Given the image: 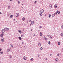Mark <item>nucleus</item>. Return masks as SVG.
Segmentation results:
<instances>
[{"mask_svg":"<svg viewBox=\"0 0 63 63\" xmlns=\"http://www.w3.org/2000/svg\"><path fill=\"white\" fill-rule=\"evenodd\" d=\"M19 13H17L16 15V17H18V16H19Z\"/></svg>","mask_w":63,"mask_h":63,"instance_id":"2","label":"nucleus"},{"mask_svg":"<svg viewBox=\"0 0 63 63\" xmlns=\"http://www.w3.org/2000/svg\"><path fill=\"white\" fill-rule=\"evenodd\" d=\"M62 50H63V48Z\"/></svg>","mask_w":63,"mask_h":63,"instance_id":"60","label":"nucleus"},{"mask_svg":"<svg viewBox=\"0 0 63 63\" xmlns=\"http://www.w3.org/2000/svg\"><path fill=\"white\" fill-rule=\"evenodd\" d=\"M55 60L56 62H57L58 61V58H56L55 59Z\"/></svg>","mask_w":63,"mask_h":63,"instance_id":"13","label":"nucleus"},{"mask_svg":"<svg viewBox=\"0 0 63 63\" xmlns=\"http://www.w3.org/2000/svg\"><path fill=\"white\" fill-rule=\"evenodd\" d=\"M52 55L51 54H50V55Z\"/></svg>","mask_w":63,"mask_h":63,"instance_id":"55","label":"nucleus"},{"mask_svg":"<svg viewBox=\"0 0 63 63\" xmlns=\"http://www.w3.org/2000/svg\"><path fill=\"white\" fill-rule=\"evenodd\" d=\"M44 9H42L41 10V11H40V13H44Z\"/></svg>","mask_w":63,"mask_h":63,"instance_id":"6","label":"nucleus"},{"mask_svg":"<svg viewBox=\"0 0 63 63\" xmlns=\"http://www.w3.org/2000/svg\"><path fill=\"white\" fill-rule=\"evenodd\" d=\"M54 16H55V15L54 14H53L52 15V17H54Z\"/></svg>","mask_w":63,"mask_h":63,"instance_id":"19","label":"nucleus"},{"mask_svg":"<svg viewBox=\"0 0 63 63\" xmlns=\"http://www.w3.org/2000/svg\"><path fill=\"white\" fill-rule=\"evenodd\" d=\"M57 12H56V13H54V14H55V15H57Z\"/></svg>","mask_w":63,"mask_h":63,"instance_id":"27","label":"nucleus"},{"mask_svg":"<svg viewBox=\"0 0 63 63\" xmlns=\"http://www.w3.org/2000/svg\"><path fill=\"white\" fill-rule=\"evenodd\" d=\"M7 51L8 52L9 51H10V49H8L7 50Z\"/></svg>","mask_w":63,"mask_h":63,"instance_id":"23","label":"nucleus"},{"mask_svg":"<svg viewBox=\"0 0 63 63\" xmlns=\"http://www.w3.org/2000/svg\"><path fill=\"white\" fill-rule=\"evenodd\" d=\"M61 27H63V25H61Z\"/></svg>","mask_w":63,"mask_h":63,"instance_id":"37","label":"nucleus"},{"mask_svg":"<svg viewBox=\"0 0 63 63\" xmlns=\"http://www.w3.org/2000/svg\"><path fill=\"white\" fill-rule=\"evenodd\" d=\"M40 50H42L43 49V47H40Z\"/></svg>","mask_w":63,"mask_h":63,"instance_id":"29","label":"nucleus"},{"mask_svg":"<svg viewBox=\"0 0 63 63\" xmlns=\"http://www.w3.org/2000/svg\"><path fill=\"white\" fill-rule=\"evenodd\" d=\"M18 4H19L20 3V2L19 1V0H18Z\"/></svg>","mask_w":63,"mask_h":63,"instance_id":"28","label":"nucleus"},{"mask_svg":"<svg viewBox=\"0 0 63 63\" xmlns=\"http://www.w3.org/2000/svg\"><path fill=\"white\" fill-rule=\"evenodd\" d=\"M32 31V29L31 30V31Z\"/></svg>","mask_w":63,"mask_h":63,"instance_id":"57","label":"nucleus"},{"mask_svg":"<svg viewBox=\"0 0 63 63\" xmlns=\"http://www.w3.org/2000/svg\"><path fill=\"white\" fill-rule=\"evenodd\" d=\"M5 29H3L1 31V32H2V33H4L5 32Z\"/></svg>","mask_w":63,"mask_h":63,"instance_id":"5","label":"nucleus"},{"mask_svg":"<svg viewBox=\"0 0 63 63\" xmlns=\"http://www.w3.org/2000/svg\"><path fill=\"white\" fill-rule=\"evenodd\" d=\"M38 45L39 47H40V46L41 45V43H38Z\"/></svg>","mask_w":63,"mask_h":63,"instance_id":"14","label":"nucleus"},{"mask_svg":"<svg viewBox=\"0 0 63 63\" xmlns=\"http://www.w3.org/2000/svg\"><path fill=\"white\" fill-rule=\"evenodd\" d=\"M50 16H51V15H50V14H49L48 16L49 18H50Z\"/></svg>","mask_w":63,"mask_h":63,"instance_id":"21","label":"nucleus"},{"mask_svg":"<svg viewBox=\"0 0 63 63\" xmlns=\"http://www.w3.org/2000/svg\"><path fill=\"white\" fill-rule=\"evenodd\" d=\"M14 21H16V20H15V19H14Z\"/></svg>","mask_w":63,"mask_h":63,"instance_id":"48","label":"nucleus"},{"mask_svg":"<svg viewBox=\"0 0 63 63\" xmlns=\"http://www.w3.org/2000/svg\"><path fill=\"white\" fill-rule=\"evenodd\" d=\"M19 25H20V24H19Z\"/></svg>","mask_w":63,"mask_h":63,"instance_id":"62","label":"nucleus"},{"mask_svg":"<svg viewBox=\"0 0 63 63\" xmlns=\"http://www.w3.org/2000/svg\"><path fill=\"white\" fill-rule=\"evenodd\" d=\"M46 60H47V58H46V59H45Z\"/></svg>","mask_w":63,"mask_h":63,"instance_id":"45","label":"nucleus"},{"mask_svg":"<svg viewBox=\"0 0 63 63\" xmlns=\"http://www.w3.org/2000/svg\"><path fill=\"white\" fill-rule=\"evenodd\" d=\"M57 4H56L54 6V7L55 8H57Z\"/></svg>","mask_w":63,"mask_h":63,"instance_id":"4","label":"nucleus"},{"mask_svg":"<svg viewBox=\"0 0 63 63\" xmlns=\"http://www.w3.org/2000/svg\"><path fill=\"white\" fill-rule=\"evenodd\" d=\"M57 29H58V28Z\"/></svg>","mask_w":63,"mask_h":63,"instance_id":"64","label":"nucleus"},{"mask_svg":"<svg viewBox=\"0 0 63 63\" xmlns=\"http://www.w3.org/2000/svg\"><path fill=\"white\" fill-rule=\"evenodd\" d=\"M62 29H63V27H62Z\"/></svg>","mask_w":63,"mask_h":63,"instance_id":"46","label":"nucleus"},{"mask_svg":"<svg viewBox=\"0 0 63 63\" xmlns=\"http://www.w3.org/2000/svg\"><path fill=\"white\" fill-rule=\"evenodd\" d=\"M4 30L5 31H8V30H9V29L7 28H4Z\"/></svg>","mask_w":63,"mask_h":63,"instance_id":"1","label":"nucleus"},{"mask_svg":"<svg viewBox=\"0 0 63 63\" xmlns=\"http://www.w3.org/2000/svg\"><path fill=\"white\" fill-rule=\"evenodd\" d=\"M1 42H3L4 41V39H1Z\"/></svg>","mask_w":63,"mask_h":63,"instance_id":"18","label":"nucleus"},{"mask_svg":"<svg viewBox=\"0 0 63 63\" xmlns=\"http://www.w3.org/2000/svg\"><path fill=\"white\" fill-rule=\"evenodd\" d=\"M34 23V22L33 21H32L31 22V24L32 25H33Z\"/></svg>","mask_w":63,"mask_h":63,"instance_id":"7","label":"nucleus"},{"mask_svg":"<svg viewBox=\"0 0 63 63\" xmlns=\"http://www.w3.org/2000/svg\"><path fill=\"white\" fill-rule=\"evenodd\" d=\"M10 1H12V0H10Z\"/></svg>","mask_w":63,"mask_h":63,"instance_id":"51","label":"nucleus"},{"mask_svg":"<svg viewBox=\"0 0 63 63\" xmlns=\"http://www.w3.org/2000/svg\"><path fill=\"white\" fill-rule=\"evenodd\" d=\"M38 55H39V54H38Z\"/></svg>","mask_w":63,"mask_h":63,"instance_id":"63","label":"nucleus"},{"mask_svg":"<svg viewBox=\"0 0 63 63\" xmlns=\"http://www.w3.org/2000/svg\"><path fill=\"white\" fill-rule=\"evenodd\" d=\"M30 26H31V24H30Z\"/></svg>","mask_w":63,"mask_h":63,"instance_id":"52","label":"nucleus"},{"mask_svg":"<svg viewBox=\"0 0 63 63\" xmlns=\"http://www.w3.org/2000/svg\"><path fill=\"white\" fill-rule=\"evenodd\" d=\"M3 35L4 33H2V34H1L0 35V37H2L3 36Z\"/></svg>","mask_w":63,"mask_h":63,"instance_id":"3","label":"nucleus"},{"mask_svg":"<svg viewBox=\"0 0 63 63\" xmlns=\"http://www.w3.org/2000/svg\"><path fill=\"white\" fill-rule=\"evenodd\" d=\"M13 15H11L10 16V17L11 18H12V17H13Z\"/></svg>","mask_w":63,"mask_h":63,"instance_id":"24","label":"nucleus"},{"mask_svg":"<svg viewBox=\"0 0 63 63\" xmlns=\"http://www.w3.org/2000/svg\"><path fill=\"white\" fill-rule=\"evenodd\" d=\"M23 31H24V29H23Z\"/></svg>","mask_w":63,"mask_h":63,"instance_id":"53","label":"nucleus"},{"mask_svg":"<svg viewBox=\"0 0 63 63\" xmlns=\"http://www.w3.org/2000/svg\"><path fill=\"white\" fill-rule=\"evenodd\" d=\"M8 9H10V6H8Z\"/></svg>","mask_w":63,"mask_h":63,"instance_id":"34","label":"nucleus"},{"mask_svg":"<svg viewBox=\"0 0 63 63\" xmlns=\"http://www.w3.org/2000/svg\"><path fill=\"white\" fill-rule=\"evenodd\" d=\"M2 50V49L0 48V51H1Z\"/></svg>","mask_w":63,"mask_h":63,"instance_id":"43","label":"nucleus"},{"mask_svg":"<svg viewBox=\"0 0 63 63\" xmlns=\"http://www.w3.org/2000/svg\"><path fill=\"white\" fill-rule=\"evenodd\" d=\"M50 38H51V39H52V37H51L50 36Z\"/></svg>","mask_w":63,"mask_h":63,"instance_id":"41","label":"nucleus"},{"mask_svg":"<svg viewBox=\"0 0 63 63\" xmlns=\"http://www.w3.org/2000/svg\"><path fill=\"white\" fill-rule=\"evenodd\" d=\"M18 31L20 34H21V31L20 30H18Z\"/></svg>","mask_w":63,"mask_h":63,"instance_id":"8","label":"nucleus"},{"mask_svg":"<svg viewBox=\"0 0 63 63\" xmlns=\"http://www.w3.org/2000/svg\"><path fill=\"white\" fill-rule=\"evenodd\" d=\"M57 13H58V14H60V11L58 10L57 11Z\"/></svg>","mask_w":63,"mask_h":63,"instance_id":"17","label":"nucleus"},{"mask_svg":"<svg viewBox=\"0 0 63 63\" xmlns=\"http://www.w3.org/2000/svg\"><path fill=\"white\" fill-rule=\"evenodd\" d=\"M11 47H13V46L12 45H11Z\"/></svg>","mask_w":63,"mask_h":63,"instance_id":"32","label":"nucleus"},{"mask_svg":"<svg viewBox=\"0 0 63 63\" xmlns=\"http://www.w3.org/2000/svg\"><path fill=\"white\" fill-rule=\"evenodd\" d=\"M23 58L24 60H26V57L24 56L23 57Z\"/></svg>","mask_w":63,"mask_h":63,"instance_id":"12","label":"nucleus"},{"mask_svg":"<svg viewBox=\"0 0 63 63\" xmlns=\"http://www.w3.org/2000/svg\"><path fill=\"white\" fill-rule=\"evenodd\" d=\"M18 39L20 40H21V38L20 37H18Z\"/></svg>","mask_w":63,"mask_h":63,"instance_id":"16","label":"nucleus"},{"mask_svg":"<svg viewBox=\"0 0 63 63\" xmlns=\"http://www.w3.org/2000/svg\"><path fill=\"white\" fill-rule=\"evenodd\" d=\"M49 6L50 9H51V8H52V5H51V4H50Z\"/></svg>","mask_w":63,"mask_h":63,"instance_id":"10","label":"nucleus"},{"mask_svg":"<svg viewBox=\"0 0 63 63\" xmlns=\"http://www.w3.org/2000/svg\"><path fill=\"white\" fill-rule=\"evenodd\" d=\"M42 14H43V13H41V12L40 13L39 15L40 16H42Z\"/></svg>","mask_w":63,"mask_h":63,"instance_id":"11","label":"nucleus"},{"mask_svg":"<svg viewBox=\"0 0 63 63\" xmlns=\"http://www.w3.org/2000/svg\"><path fill=\"white\" fill-rule=\"evenodd\" d=\"M24 47H25V46H24Z\"/></svg>","mask_w":63,"mask_h":63,"instance_id":"59","label":"nucleus"},{"mask_svg":"<svg viewBox=\"0 0 63 63\" xmlns=\"http://www.w3.org/2000/svg\"><path fill=\"white\" fill-rule=\"evenodd\" d=\"M45 39L46 40H47V38H45Z\"/></svg>","mask_w":63,"mask_h":63,"instance_id":"39","label":"nucleus"},{"mask_svg":"<svg viewBox=\"0 0 63 63\" xmlns=\"http://www.w3.org/2000/svg\"><path fill=\"white\" fill-rule=\"evenodd\" d=\"M22 44H24V43H23V42H22Z\"/></svg>","mask_w":63,"mask_h":63,"instance_id":"47","label":"nucleus"},{"mask_svg":"<svg viewBox=\"0 0 63 63\" xmlns=\"http://www.w3.org/2000/svg\"><path fill=\"white\" fill-rule=\"evenodd\" d=\"M30 60L31 61H33V58H32L30 59Z\"/></svg>","mask_w":63,"mask_h":63,"instance_id":"20","label":"nucleus"},{"mask_svg":"<svg viewBox=\"0 0 63 63\" xmlns=\"http://www.w3.org/2000/svg\"><path fill=\"white\" fill-rule=\"evenodd\" d=\"M48 44L49 45H50V41H49L48 42Z\"/></svg>","mask_w":63,"mask_h":63,"instance_id":"30","label":"nucleus"},{"mask_svg":"<svg viewBox=\"0 0 63 63\" xmlns=\"http://www.w3.org/2000/svg\"><path fill=\"white\" fill-rule=\"evenodd\" d=\"M40 36H43V34L42 33V32H40Z\"/></svg>","mask_w":63,"mask_h":63,"instance_id":"9","label":"nucleus"},{"mask_svg":"<svg viewBox=\"0 0 63 63\" xmlns=\"http://www.w3.org/2000/svg\"><path fill=\"white\" fill-rule=\"evenodd\" d=\"M22 20H23V21H24L25 20V18L24 17H23L22 19Z\"/></svg>","mask_w":63,"mask_h":63,"instance_id":"15","label":"nucleus"},{"mask_svg":"<svg viewBox=\"0 0 63 63\" xmlns=\"http://www.w3.org/2000/svg\"><path fill=\"white\" fill-rule=\"evenodd\" d=\"M43 38H44V39H45V38H46V37H45V36H43Z\"/></svg>","mask_w":63,"mask_h":63,"instance_id":"26","label":"nucleus"},{"mask_svg":"<svg viewBox=\"0 0 63 63\" xmlns=\"http://www.w3.org/2000/svg\"><path fill=\"white\" fill-rule=\"evenodd\" d=\"M1 39H4V38H2Z\"/></svg>","mask_w":63,"mask_h":63,"instance_id":"42","label":"nucleus"},{"mask_svg":"<svg viewBox=\"0 0 63 63\" xmlns=\"http://www.w3.org/2000/svg\"><path fill=\"white\" fill-rule=\"evenodd\" d=\"M34 3L35 4H36V3H37V1H34Z\"/></svg>","mask_w":63,"mask_h":63,"instance_id":"36","label":"nucleus"},{"mask_svg":"<svg viewBox=\"0 0 63 63\" xmlns=\"http://www.w3.org/2000/svg\"><path fill=\"white\" fill-rule=\"evenodd\" d=\"M3 53V52H0V53L1 54H2Z\"/></svg>","mask_w":63,"mask_h":63,"instance_id":"31","label":"nucleus"},{"mask_svg":"<svg viewBox=\"0 0 63 63\" xmlns=\"http://www.w3.org/2000/svg\"><path fill=\"white\" fill-rule=\"evenodd\" d=\"M47 36L48 37H49V35H48V34L47 35Z\"/></svg>","mask_w":63,"mask_h":63,"instance_id":"44","label":"nucleus"},{"mask_svg":"<svg viewBox=\"0 0 63 63\" xmlns=\"http://www.w3.org/2000/svg\"><path fill=\"white\" fill-rule=\"evenodd\" d=\"M38 57H39V56H40V55H38Z\"/></svg>","mask_w":63,"mask_h":63,"instance_id":"56","label":"nucleus"},{"mask_svg":"<svg viewBox=\"0 0 63 63\" xmlns=\"http://www.w3.org/2000/svg\"><path fill=\"white\" fill-rule=\"evenodd\" d=\"M58 45H60V42H58Z\"/></svg>","mask_w":63,"mask_h":63,"instance_id":"25","label":"nucleus"},{"mask_svg":"<svg viewBox=\"0 0 63 63\" xmlns=\"http://www.w3.org/2000/svg\"><path fill=\"white\" fill-rule=\"evenodd\" d=\"M24 36V35H23V34H22L21 35V37H22V38H23V37Z\"/></svg>","mask_w":63,"mask_h":63,"instance_id":"22","label":"nucleus"},{"mask_svg":"<svg viewBox=\"0 0 63 63\" xmlns=\"http://www.w3.org/2000/svg\"><path fill=\"white\" fill-rule=\"evenodd\" d=\"M31 21V20H29V22H30V21Z\"/></svg>","mask_w":63,"mask_h":63,"instance_id":"49","label":"nucleus"},{"mask_svg":"<svg viewBox=\"0 0 63 63\" xmlns=\"http://www.w3.org/2000/svg\"><path fill=\"white\" fill-rule=\"evenodd\" d=\"M10 58L11 59V58H12V56H10Z\"/></svg>","mask_w":63,"mask_h":63,"instance_id":"33","label":"nucleus"},{"mask_svg":"<svg viewBox=\"0 0 63 63\" xmlns=\"http://www.w3.org/2000/svg\"><path fill=\"white\" fill-rule=\"evenodd\" d=\"M0 14H2V13L1 12H0Z\"/></svg>","mask_w":63,"mask_h":63,"instance_id":"50","label":"nucleus"},{"mask_svg":"<svg viewBox=\"0 0 63 63\" xmlns=\"http://www.w3.org/2000/svg\"><path fill=\"white\" fill-rule=\"evenodd\" d=\"M22 5H23V4H22Z\"/></svg>","mask_w":63,"mask_h":63,"instance_id":"58","label":"nucleus"},{"mask_svg":"<svg viewBox=\"0 0 63 63\" xmlns=\"http://www.w3.org/2000/svg\"><path fill=\"white\" fill-rule=\"evenodd\" d=\"M45 16H46V14H45Z\"/></svg>","mask_w":63,"mask_h":63,"instance_id":"54","label":"nucleus"},{"mask_svg":"<svg viewBox=\"0 0 63 63\" xmlns=\"http://www.w3.org/2000/svg\"><path fill=\"white\" fill-rule=\"evenodd\" d=\"M57 55H59V53H58Z\"/></svg>","mask_w":63,"mask_h":63,"instance_id":"40","label":"nucleus"},{"mask_svg":"<svg viewBox=\"0 0 63 63\" xmlns=\"http://www.w3.org/2000/svg\"><path fill=\"white\" fill-rule=\"evenodd\" d=\"M35 36V34H34V35H33V36L34 37V36Z\"/></svg>","mask_w":63,"mask_h":63,"instance_id":"38","label":"nucleus"},{"mask_svg":"<svg viewBox=\"0 0 63 63\" xmlns=\"http://www.w3.org/2000/svg\"><path fill=\"white\" fill-rule=\"evenodd\" d=\"M39 28H42V27H41V26H39Z\"/></svg>","mask_w":63,"mask_h":63,"instance_id":"35","label":"nucleus"},{"mask_svg":"<svg viewBox=\"0 0 63 63\" xmlns=\"http://www.w3.org/2000/svg\"><path fill=\"white\" fill-rule=\"evenodd\" d=\"M40 30H38V31H40Z\"/></svg>","mask_w":63,"mask_h":63,"instance_id":"61","label":"nucleus"}]
</instances>
